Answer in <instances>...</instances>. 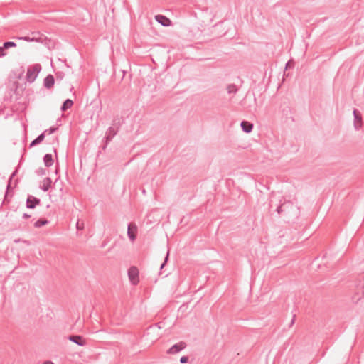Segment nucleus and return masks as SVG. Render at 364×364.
<instances>
[{
  "label": "nucleus",
  "mask_w": 364,
  "mask_h": 364,
  "mask_svg": "<svg viewBox=\"0 0 364 364\" xmlns=\"http://www.w3.org/2000/svg\"><path fill=\"white\" fill-rule=\"evenodd\" d=\"M276 211L278 214L284 213L287 215H291V214L298 215L299 214V208L294 206L290 200H285L277 207Z\"/></svg>",
  "instance_id": "1"
},
{
  "label": "nucleus",
  "mask_w": 364,
  "mask_h": 364,
  "mask_svg": "<svg viewBox=\"0 0 364 364\" xmlns=\"http://www.w3.org/2000/svg\"><path fill=\"white\" fill-rule=\"evenodd\" d=\"M41 70L40 64H35L29 67L27 70L26 79L29 82H33L38 76V74Z\"/></svg>",
  "instance_id": "2"
},
{
  "label": "nucleus",
  "mask_w": 364,
  "mask_h": 364,
  "mask_svg": "<svg viewBox=\"0 0 364 364\" xmlns=\"http://www.w3.org/2000/svg\"><path fill=\"white\" fill-rule=\"evenodd\" d=\"M128 276L131 282L136 285L139 282V271L136 267H132L128 270Z\"/></svg>",
  "instance_id": "3"
},
{
  "label": "nucleus",
  "mask_w": 364,
  "mask_h": 364,
  "mask_svg": "<svg viewBox=\"0 0 364 364\" xmlns=\"http://www.w3.org/2000/svg\"><path fill=\"white\" fill-rule=\"evenodd\" d=\"M186 347V343L183 341H180L172 346L168 350V354L174 355L179 353Z\"/></svg>",
  "instance_id": "4"
},
{
  "label": "nucleus",
  "mask_w": 364,
  "mask_h": 364,
  "mask_svg": "<svg viewBox=\"0 0 364 364\" xmlns=\"http://www.w3.org/2000/svg\"><path fill=\"white\" fill-rule=\"evenodd\" d=\"M118 131L117 128L110 127L107 131L106 132L105 135V144L103 146L102 149H105L108 144V143L112 139V138L117 134Z\"/></svg>",
  "instance_id": "5"
},
{
  "label": "nucleus",
  "mask_w": 364,
  "mask_h": 364,
  "mask_svg": "<svg viewBox=\"0 0 364 364\" xmlns=\"http://www.w3.org/2000/svg\"><path fill=\"white\" fill-rule=\"evenodd\" d=\"M137 227L136 225L130 223L128 225L127 235L131 241H134L136 235Z\"/></svg>",
  "instance_id": "6"
},
{
  "label": "nucleus",
  "mask_w": 364,
  "mask_h": 364,
  "mask_svg": "<svg viewBox=\"0 0 364 364\" xmlns=\"http://www.w3.org/2000/svg\"><path fill=\"white\" fill-rule=\"evenodd\" d=\"M40 203V199L32 196H28L26 200V207L28 208L33 209L37 205Z\"/></svg>",
  "instance_id": "7"
},
{
  "label": "nucleus",
  "mask_w": 364,
  "mask_h": 364,
  "mask_svg": "<svg viewBox=\"0 0 364 364\" xmlns=\"http://www.w3.org/2000/svg\"><path fill=\"white\" fill-rule=\"evenodd\" d=\"M354 116V127L356 130L359 129L362 127V117L361 114L356 110H353Z\"/></svg>",
  "instance_id": "8"
},
{
  "label": "nucleus",
  "mask_w": 364,
  "mask_h": 364,
  "mask_svg": "<svg viewBox=\"0 0 364 364\" xmlns=\"http://www.w3.org/2000/svg\"><path fill=\"white\" fill-rule=\"evenodd\" d=\"M68 338L80 346L86 345L85 340L81 336H70Z\"/></svg>",
  "instance_id": "9"
},
{
  "label": "nucleus",
  "mask_w": 364,
  "mask_h": 364,
  "mask_svg": "<svg viewBox=\"0 0 364 364\" xmlns=\"http://www.w3.org/2000/svg\"><path fill=\"white\" fill-rule=\"evenodd\" d=\"M156 21L164 26H169L171 25V20L165 16L159 14L155 16Z\"/></svg>",
  "instance_id": "10"
},
{
  "label": "nucleus",
  "mask_w": 364,
  "mask_h": 364,
  "mask_svg": "<svg viewBox=\"0 0 364 364\" xmlns=\"http://www.w3.org/2000/svg\"><path fill=\"white\" fill-rule=\"evenodd\" d=\"M54 82H55V80H54L53 76L52 75H48L44 79L43 85L46 88L50 89L53 86Z\"/></svg>",
  "instance_id": "11"
},
{
  "label": "nucleus",
  "mask_w": 364,
  "mask_h": 364,
  "mask_svg": "<svg viewBox=\"0 0 364 364\" xmlns=\"http://www.w3.org/2000/svg\"><path fill=\"white\" fill-rule=\"evenodd\" d=\"M240 126L242 130L246 133H250L253 129V124L247 121H242Z\"/></svg>",
  "instance_id": "12"
},
{
  "label": "nucleus",
  "mask_w": 364,
  "mask_h": 364,
  "mask_svg": "<svg viewBox=\"0 0 364 364\" xmlns=\"http://www.w3.org/2000/svg\"><path fill=\"white\" fill-rule=\"evenodd\" d=\"M52 181L50 178L47 177L45 178L43 181V185L41 186V188L44 191H47L50 188L51 186Z\"/></svg>",
  "instance_id": "13"
},
{
  "label": "nucleus",
  "mask_w": 364,
  "mask_h": 364,
  "mask_svg": "<svg viewBox=\"0 0 364 364\" xmlns=\"http://www.w3.org/2000/svg\"><path fill=\"white\" fill-rule=\"evenodd\" d=\"M22 39L31 42V41H36V42H41L42 43L45 39L46 37L43 35H39L38 38H32L30 36H26L24 38H21Z\"/></svg>",
  "instance_id": "14"
},
{
  "label": "nucleus",
  "mask_w": 364,
  "mask_h": 364,
  "mask_svg": "<svg viewBox=\"0 0 364 364\" xmlns=\"http://www.w3.org/2000/svg\"><path fill=\"white\" fill-rule=\"evenodd\" d=\"M44 138H45V132H43L40 135H38L34 140H33L31 141V143L30 144V146L32 147L37 144H39L40 143H41L43 141Z\"/></svg>",
  "instance_id": "15"
},
{
  "label": "nucleus",
  "mask_w": 364,
  "mask_h": 364,
  "mask_svg": "<svg viewBox=\"0 0 364 364\" xmlns=\"http://www.w3.org/2000/svg\"><path fill=\"white\" fill-rule=\"evenodd\" d=\"M44 164L46 167H50L53 164V156L50 154H46L43 157Z\"/></svg>",
  "instance_id": "16"
},
{
  "label": "nucleus",
  "mask_w": 364,
  "mask_h": 364,
  "mask_svg": "<svg viewBox=\"0 0 364 364\" xmlns=\"http://www.w3.org/2000/svg\"><path fill=\"white\" fill-rule=\"evenodd\" d=\"M73 100H71L70 99H67L62 105L60 109H61V111L65 112L68 109L70 108L73 106Z\"/></svg>",
  "instance_id": "17"
},
{
  "label": "nucleus",
  "mask_w": 364,
  "mask_h": 364,
  "mask_svg": "<svg viewBox=\"0 0 364 364\" xmlns=\"http://www.w3.org/2000/svg\"><path fill=\"white\" fill-rule=\"evenodd\" d=\"M16 46V44L14 42H13V41H7V42H5L3 44L2 47H0V51L1 52H4V49H8L9 48H14Z\"/></svg>",
  "instance_id": "18"
},
{
  "label": "nucleus",
  "mask_w": 364,
  "mask_h": 364,
  "mask_svg": "<svg viewBox=\"0 0 364 364\" xmlns=\"http://www.w3.org/2000/svg\"><path fill=\"white\" fill-rule=\"evenodd\" d=\"M226 90L229 94H236L238 90L237 86L235 84L228 85Z\"/></svg>",
  "instance_id": "19"
},
{
  "label": "nucleus",
  "mask_w": 364,
  "mask_h": 364,
  "mask_svg": "<svg viewBox=\"0 0 364 364\" xmlns=\"http://www.w3.org/2000/svg\"><path fill=\"white\" fill-rule=\"evenodd\" d=\"M48 223V221L46 219H39L38 220L35 224H34V226L36 228H41L45 225H47Z\"/></svg>",
  "instance_id": "20"
},
{
  "label": "nucleus",
  "mask_w": 364,
  "mask_h": 364,
  "mask_svg": "<svg viewBox=\"0 0 364 364\" xmlns=\"http://www.w3.org/2000/svg\"><path fill=\"white\" fill-rule=\"evenodd\" d=\"M58 129L57 127H51L50 129L45 130L43 132H45V134L48 133V134H51L54 133Z\"/></svg>",
  "instance_id": "21"
},
{
  "label": "nucleus",
  "mask_w": 364,
  "mask_h": 364,
  "mask_svg": "<svg viewBox=\"0 0 364 364\" xmlns=\"http://www.w3.org/2000/svg\"><path fill=\"white\" fill-rule=\"evenodd\" d=\"M168 257H169V251L168 250L166 255L165 257V259H164V262L161 264V265L160 267V269H162L164 267L165 264H166V262L168 259Z\"/></svg>",
  "instance_id": "22"
},
{
  "label": "nucleus",
  "mask_w": 364,
  "mask_h": 364,
  "mask_svg": "<svg viewBox=\"0 0 364 364\" xmlns=\"http://www.w3.org/2000/svg\"><path fill=\"white\" fill-rule=\"evenodd\" d=\"M18 83L17 82H14L12 85V87L13 88H14V93H16L17 95H19L20 94L18 93Z\"/></svg>",
  "instance_id": "23"
},
{
  "label": "nucleus",
  "mask_w": 364,
  "mask_h": 364,
  "mask_svg": "<svg viewBox=\"0 0 364 364\" xmlns=\"http://www.w3.org/2000/svg\"><path fill=\"white\" fill-rule=\"evenodd\" d=\"M76 228L77 230H82L84 228V223H80V221L78 220L76 224Z\"/></svg>",
  "instance_id": "24"
},
{
  "label": "nucleus",
  "mask_w": 364,
  "mask_h": 364,
  "mask_svg": "<svg viewBox=\"0 0 364 364\" xmlns=\"http://www.w3.org/2000/svg\"><path fill=\"white\" fill-rule=\"evenodd\" d=\"M188 360V358L187 356H182L181 358H180V362L181 363H186Z\"/></svg>",
  "instance_id": "25"
},
{
  "label": "nucleus",
  "mask_w": 364,
  "mask_h": 364,
  "mask_svg": "<svg viewBox=\"0 0 364 364\" xmlns=\"http://www.w3.org/2000/svg\"><path fill=\"white\" fill-rule=\"evenodd\" d=\"M39 35H41V34L39 33H33L32 38H38L39 36Z\"/></svg>",
  "instance_id": "26"
},
{
  "label": "nucleus",
  "mask_w": 364,
  "mask_h": 364,
  "mask_svg": "<svg viewBox=\"0 0 364 364\" xmlns=\"http://www.w3.org/2000/svg\"><path fill=\"white\" fill-rule=\"evenodd\" d=\"M56 78H57V79H60V80H61V79L63 78V75H61V73H56Z\"/></svg>",
  "instance_id": "27"
},
{
  "label": "nucleus",
  "mask_w": 364,
  "mask_h": 364,
  "mask_svg": "<svg viewBox=\"0 0 364 364\" xmlns=\"http://www.w3.org/2000/svg\"><path fill=\"white\" fill-rule=\"evenodd\" d=\"M30 217H31V215H28V214H27V213H24V214L23 215V218H29Z\"/></svg>",
  "instance_id": "28"
},
{
  "label": "nucleus",
  "mask_w": 364,
  "mask_h": 364,
  "mask_svg": "<svg viewBox=\"0 0 364 364\" xmlns=\"http://www.w3.org/2000/svg\"><path fill=\"white\" fill-rule=\"evenodd\" d=\"M360 299V296H359L358 298L355 296L353 298V301H355V302L358 301Z\"/></svg>",
  "instance_id": "29"
},
{
  "label": "nucleus",
  "mask_w": 364,
  "mask_h": 364,
  "mask_svg": "<svg viewBox=\"0 0 364 364\" xmlns=\"http://www.w3.org/2000/svg\"><path fill=\"white\" fill-rule=\"evenodd\" d=\"M295 317H296V316H295V315H294V316H293V318H292V320H291V326H292V325L294 323V321H295Z\"/></svg>",
  "instance_id": "30"
},
{
  "label": "nucleus",
  "mask_w": 364,
  "mask_h": 364,
  "mask_svg": "<svg viewBox=\"0 0 364 364\" xmlns=\"http://www.w3.org/2000/svg\"><path fill=\"white\" fill-rule=\"evenodd\" d=\"M43 364H54V363L51 361H46Z\"/></svg>",
  "instance_id": "31"
},
{
  "label": "nucleus",
  "mask_w": 364,
  "mask_h": 364,
  "mask_svg": "<svg viewBox=\"0 0 364 364\" xmlns=\"http://www.w3.org/2000/svg\"><path fill=\"white\" fill-rule=\"evenodd\" d=\"M6 55V53L4 52H1V53L0 54V57L1 56H4Z\"/></svg>",
  "instance_id": "32"
},
{
  "label": "nucleus",
  "mask_w": 364,
  "mask_h": 364,
  "mask_svg": "<svg viewBox=\"0 0 364 364\" xmlns=\"http://www.w3.org/2000/svg\"><path fill=\"white\" fill-rule=\"evenodd\" d=\"M288 66H289V62H288L286 65V68H287Z\"/></svg>",
  "instance_id": "33"
},
{
  "label": "nucleus",
  "mask_w": 364,
  "mask_h": 364,
  "mask_svg": "<svg viewBox=\"0 0 364 364\" xmlns=\"http://www.w3.org/2000/svg\"><path fill=\"white\" fill-rule=\"evenodd\" d=\"M40 173H42V174H44V171H40Z\"/></svg>",
  "instance_id": "34"
},
{
  "label": "nucleus",
  "mask_w": 364,
  "mask_h": 364,
  "mask_svg": "<svg viewBox=\"0 0 364 364\" xmlns=\"http://www.w3.org/2000/svg\"><path fill=\"white\" fill-rule=\"evenodd\" d=\"M40 173H42V174H44V171H40Z\"/></svg>",
  "instance_id": "35"
}]
</instances>
